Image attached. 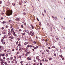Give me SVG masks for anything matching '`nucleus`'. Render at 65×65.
I'll use <instances>...</instances> for the list:
<instances>
[{"mask_svg": "<svg viewBox=\"0 0 65 65\" xmlns=\"http://www.w3.org/2000/svg\"><path fill=\"white\" fill-rule=\"evenodd\" d=\"M7 15L10 16L12 14V11H9L6 13Z\"/></svg>", "mask_w": 65, "mask_h": 65, "instance_id": "1", "label": "nucleus"}, {"mask_svg": "<svg viewBox=\"0 0 65 65\" xmlns=\"http://www.w3.org/2000/svg\"><path fill=\"white\" fill-rule=\"evenodd\" d=\"M15 21H19L20 20H19V18H16L15 19Z\"/></svg>", "mask_w": 65, "mask_h": 65, "instance_id": "2", "label": "nucleus"}, {"mask_svg": "<svg viewBox=\"0 0 65 65\" xmlns=\"http://www.w3.org/2000/svg\"><path fill=\"white\" fill-rule=\"evenodd\" d=\"M12 5H13V6H14L15 5V3H12Z\"/></svg>", "mask_w": 65, "mask_h": 65, "instance_id": "3", "label": "nucleus"}, {"mask_svg": "<svg viewBox=\"0 0 65 65\" xmlns=\"http://www.w3.org/2000/svg\"><path fill=\"white\" fill-rule=\"evenodd\" d=\"M18 45L19 46H21V41H20L19 43L18 44Z\"/></svg>", "mask_w": 65, "mask_h": 65, "instance_id": "4", "label": "nucleus"}, {"mask_svg": "<svg viewBox=\"0 0 65 65\" xmlns=\"http://www.w3.org/2000/svg\"><path fill=\"white\" fill-rule=\"evenodd\" d=\"M5 5H6V6H8V5H9V4H8V3H6L5 4Z\"/></svg>", "mask_w": 65, "mask_h": 65, "instance_id": "5", "label": "nucleus"}, {"mask_svg": "<svg viewBox=\"0 0 65 65\" xmlns=\"http://www.w3.org/2000/svg\"><path fill=\"white\" fill-rule=\"evenodd\" d=\"M44 61L45 62H47L48 60L47 59H45Z\"/></svg>", "mask_w": 65, "mask_h": 65, "instance_id": "6", "label": "nucleus"}, {"mask_svg": "<svg viewBox=\"0 0 65 65\" xmlns=\"http://www.w3.org/2000/svg\"><path fill=\"white\" fill-rule=\"evenodd\" d=\"M36 59H37V60H38V59H39V56H37L36 57Z\"/></svg>", "mask_w": 65, "mask_h": 65, "instance_id": "7", "label": "nucleus"}, {"mask_svg": "<svg viewBox=\"0 0 65 65\" xmlns=\"http://www.w3.org/2000/svg\"><path fill=\"white\" fill-rule=\"evenodd\" d=\"M25 18H24H24H22V21H25Z\"/></svg>", "mask_w": 65, "mask_h": 65, "instance_id": "8", "label": "nucleus"}, {"mask_svg": "<svg viewBox=\"0 0 65 65\" xmlns=\"http://www.w3.org/2000/svg\"><path fill=\"white\" fill-rule=\"evenodd\" d=\"M22 4V3L20 2H19V5H21Z\"/></svg>", "mask_w": 65, "mask_h": 65, "instance_id": "9", "label": "nucleus"}, {"mask_svg": "<svg viewBox=\"0 0 65 65\" xmlns=\"http://www.w3.org/2000/svg\"><path fill=\"white\" fill-rule=\"evenodd\" d=\"M38 61L39 62H40V63L41 62V60H40V59H38Z\"/></svg>", "mask_w": 65, "mask_h": 65, "instance_id": "10", "label": "nucleus"}, {"mask_svg": "<svg viewBox=\"0 0 65 65\" xmlns=\"http://www.w3.org/2000/svg\"><path fill=\"white\" fill-rule=\"evenodd\" d=\"M11 35V33L10 32H9L8 34V35Z\"/></svg>", "mask_w": 65, "mask_h": 65, "instance_id": "11", "label": "nucleus"}, {"mask_svg": "<svg viewBox=\"0 0 65 65\" xmlns=\"http://www.w3.org/2000/svg\"><path fill=\"white\" fill-rule=\"evenodd\" d=\"M47 25L49 27H50V24H49V23H47Z\"/></svg>", "mask_w": 65, "mask_h": 65, "instance_id": "12", "label": "nucleus"}, {"mask_svg": "<svg viewBox=\"0 0 65 65\" xmlns=\"http://www.w3.org/2000/svg\"><path fill=\"white\" fill-rule=\"evenodd\" d=\"M4 63L5 64V65H7V63L6 62H5Z\"/></svg>", "mask_w": 65, "mask_h": 65, "instance_id": "13", "label": "nucleus"}, {"mask_svg": "<svg viewBox=\"0 0 65 65\" xmlns=\"http://www.w3.org/2000/svg\"><path fill=\"white\" fill-rule=\"evenodd\" d=\"M3 40H4L3 39H1V42H3Z\"/></svg>", "mask_w": 65, "mask_h": 65, "instance_id": "14", "label": "nucleus"}, {"mask_svg": "<svg viewBox=\"0 0 65 65\" xmlns=\"http://www.w3.org/2000/svg\"><path fill=\"white\" fill-rule=\"evenodd\" d=\"M39 25H40V26H42V25H41V22H40L39 23Z\"/></svg>", "mask_w": 65, "mask_h": 65, "instance_id": "15", "label": "nucleus"}, {"mask_svg": "<svg viewBox=\"0 0 65 65\" xmlns=\"http://www.w3.org/2000/svg\"><path fill=\"white\" fill-rule=\"evenodd\" d=\"M17 39H18V41H19V40H20V38H17Z\"/></svg>", "mask_w": 65, "mask_h": 65, "instance_id": "16", "label": "nucleus"}, {"mask_svg": "<svg viewBox=\"0 0 65 65\" xmlns=\"http://www.w3.org/2000/svg\"><path fill=\"white\" fill-rule=\"evenodd\" d=\"M22 49L23 50H25V48L24 47H23V48H22Z\"/></svg>", "mask_w": 65, "mask_h": 65, "instance_id": "17", "label": "nucleus"}, {"mask_svg": "<svg viewBox=\"0 0 65 65\" xmlns=\"http://www.w3.org/2000/svg\"><path fill=\"white\" fill-rule=\"evenodd\" d=\"M3 24H5V23H6V22L5 21H4L3 22Z\"/></svg>", "mask_w": 65, "mask_h": 65, "instance_id": "18", "label": "nucleus"}, {"mask_svg": "<svg viewBox=\"0 0 65 65\" xmlns=\"http://www.w3.org/2000/svg\"><path fill=\"white\" fill-rule=\"evenodd\" d=\"M13 37H11V39H13Z\"/></svg>", "mask_w": 65, "mask_h": 65, "instance_id": "19", "label": "nucleus"}, {"mask_svg": "<svg viewBox=\"0 0 65 65\" xmlns=\"http://www.w3.org/2000/svg\"><path fill=\"white\" fill-rule=\"evenodd\" d=\"M13 59V57H11V58H10V60H12Z\"/></svg>", "mask_w": 65, "mask_h": 65, "instance_id": "20", "label": "nucleus"}, {"mask_svg": "<svg viewBox=\"0 0 65 65\" xmlns=\"http://www.w3.org/2000/svg\"><path fill=\"white\" fill-rule=\"evenodd\" d=\"M52 48H55V46H52Z\"/></svg>", "mask_w": 65, "mask_h": 65, "instance_id": "21", "label": "nucleus"}, {"mask_svg": "<svg viewBox=\"0 0 65 65\" xmlns=\"http://www.w3.org/2000/svg\"><path fill=\"white\" fill-rule=\"evenodd\" d=\"M0 59V60L1 61H3V59L1 58V59Z\"/></svg>", "mask_w": 65, "mask_h": 65, "instance_id": "22", "label": "nucleus"}, {"mask_svg": "<svg viewBox=\"0 0 65 65\" xmlns=\"http://www.w3.org/2000/svg\"><path fill=\"white\" fill-rule=\"evenodd\" d=\"M31 28L33 29H34V26H31Z\"/></svg>", "mask_w": 65, "mask_h": 65, "instance_id": "23", "label": "nucleus"}, {"mask_svg": "<svg viewBox=\"0 0 65 65\" xmlns=\"http://www.w3.org/2000/svg\"><path fill=\"white\" fill-rule=\"evenodd\" d=\"M10 59L9 58H8L6 59V60H7V61H8V60H9Z\"/></svg>", "mask_w": 65, "mask_h": 65, "instance_id": "24", "label": "nucleus"}, {"mask_svg": "<svg viewBox=\"0 0 65 65\" xmlns=\"http://www.w3.org/2000/svg\"><path fill=\"white\" fill-rule=\"evenodd\" d=\"M1 63H2V64H3V63H4V62H3V61H2L1 62Z\"/></svg>", "mask_w": 65, "mask_h": 65, "instance_id": "25", "label": "nucleus"}, {"mask_svg": "<svg viewBox=\"0 0 65 65\" xmlns=\"http://www.w3.org/2000/svg\"><path fill=\"white\" fill-rule=\"evenodd\" d=\"M8 54L6 55V57H8Z\"/></svg>", "mask_w": 65, "mask_h": 65, "instance_id": "26", "label": "nucleus"}, {"mask_svg": "<svg viewBox=\"0 0 65 65\" xmlns=\"http://www.w3.org/2000/svg\"><path fill=\"white\" fill-rule=\"evenodd\" d=\"M4 56H5V54H2V57H4Z\"/></svg>", "mask_w": 65, "mask_h": 65, "instance_id": "27", "label": "nucleus"}, {"mask_svg": "<svg viewBox=\"0 0 65 65\" xmlns=\"http://www.w3.org/2000/svg\"><path fill=\"white\" fill-rule=\"evenodd\" d=\"M3 59H4V60H5V57H3Z\"/></svg>", "mask_w": 65, "mask_h": 65, "instance_id": "28", "label": "nucleus"}, {"mask_svg": "<svg viewBox=\"0 0 65 65\" xmlns=\"http://www.w3.org/2000/svg\"><path fill=\"white\" fill-rule=\"evenodd\" d=\"M5 42H2V43L3 44H5Z\"/></svg>", "mask_w": 65, "mask_h": 65, "instance_id": "29", "label": "nucleus"}, {"mask_svg": "<svg viewBox=\"0 0 65 65\" xmlns=\"http://www.w3.org/2000/svg\"><path fill=\"white\" fill-rule=\"evenodd\" d=\"M25 33H23L22 34V36H23V35H25Z\"/></svg>", "mask_w": 65, "mask_h": 65, "instance_id": "30", "label": "nucleus"}, {"mask_svg": "<svg viewBox=\"0 0 65 65\" xmlns=\"http://www.w3.org/2000/svg\"><path fill=\"white\" fill-rule=\"evenodd\" d=\"M52 58H49V60L50 61H51V60H52Z\"/></svg>", "mask_w": 65, "mask_h": 65, "instance_id": "31", "label": "nucleus"}, {"mask_svg": "<svg viewBox=\"0 0 65 65\" xmlns=\"http://www.w3.org/2000/svg\"><path fill=\"white\" fill-rule=\"evenodd\" d=\"M20 63H21V64H23V61H21L20 62Z\"/></svg>", "mask_w": 65, "mask_h": 65, "instance_id": "32", "label": "nucleus"}, {"mask_svg": "<svg viewBox=\"0 0 65 65\" xmlns=\"http://www.w3.org/2000/svg\"><path fill=\"white\" fill-rule=\"evenodd\" d=\"M37 20L38 21H39V19H38V18H36Z\"/></svg>", "mask_w": 65, "mask_h": 65, "instance_id": "33", "label": "nucleus"}, {"mask_svg": "<svg viewBox=\"0 0 65 65\" xmlns=\"http://www.w3.org/2000/svg\"><path fill=\"white\" fill-rule=\"evenodd\" d=\"M8 32H10V29H8Z\"/></svg>", "mask_w": 65, "mask_h": 65, "instance_id": "34", "label": "nucleus"}, {"mask_svg": "<svg viewBox=\"0 0 65 65\" xmlns=\"http://www.w3.org/2000/svg\"><path fill=\"white\" fill-rule=\"evenodd\" d=\"M3 19H4V18L3 17H1V20H3Z\"/></svg>", "mask_w": 65, "mask_h": 65, "instance_id": "35", "label": "nucleus"}, {"mask_svg": "<svg viewBox=\"0 0 65 65\" xmlns=\"http://www.w3.org/2000/svg\"><path fill=\"white\" fill-rule=\"evenodd\" d=\"M24 22H25V21H23V20H22V23H24Z\"/></svg>", "mask_w": 65, "mask_h": 65, "instance_id": "36", "label": "nucleus"}, {"mask_svg": "<svg viewBox=\"0 0 65 65\" xmlns=\"http://www.w3.org/2000/svg\"><path fill=\"white\" fill-rule=\"evenodd\" d=\"M44 12L45 13H46V10H45V9H44Z\"/></svg>", "mask_w": 65, "mask_h": 65, "instance_id": "37", "label": "nucleus"}, {"mask_svg": "<svg viewBox=\"0 0 65 65\" xmlns=\"http://www.w3.org/2000/svg\"><path fill=\"white\" fill-rule=\"evenodd\" d=\"M60 57H61V58H63V56H62V55H60Z\"/></svg>", "mask_w": 65, "mask_h": 65, "instance_id": "38", "label": "nucleus"}, {"mask_svg": "<svg viewBox=\"0 0 65 65\" xmlns=\"http://www.w3.org/2000/svg\"><path fill=\"white\" fill-rule=\"evenodd\" d=\"M34 43L35 44H36V42L35 41H34Z\"/></svg>", "mask_w": 65, "mask_h": 65, "instance_id": "39", "label": "nucleus"}, {"mask_svg": "<svg viewBox=\"0 0 65 65\" xmlns=\"http://www.w3.org/2000/svg\"><path fill=\"white\" fill-rule=\"evenodd\" d=\"M21 28H23L24 27V26L23 25H22L21 26Z\"/></svg>", "mask_w": 65, "mask_h": 65, "instance_id": "40", "label": "nucleus"}, {"mask_svg": "<svg viewBox=\"0 0 65 65\" xmlns=\"http://www.w3.org/2000/svg\"><path fill=\"white\" fill-rule=\"evenodd\" d=\"M62 27L63 29H65V27H63V26H62Z\"/></svg>", "mask_w": 65, "mask_h": 65, "instance_id": "41", "label": "nucleus"}, {"mask_svg": "<svg viewBox=\"0 0 65 65\" xmlns=\"http://www.w3.org/2000/svg\"><path fill=\"white\" fill-rule=\"evenodd\" d=\"M46 51L47 52H49V50H46Z\"/></svg>", "mask_w": 65, "mask_h": 65, "instance_id": "42", "label": "nucleus"}, {"mask_svg": "<svg viewBox=\"0 0 65 65\" xmlns=\"http://www.w3.org/2000/svg\"><path fill=\"white\" fill-rule=\"evenodd\" d=\"M6 28H7V29H8V26L7 25H6Z\"/></svg>", "mask_w": 65, "mask_h": 65, "instance_id": "43", "label": "nucleus"}, {"mask_svg": "<svg viewBox=\"0 0 65 65\" xmlns=\"http://www.w3.org/2000/svg\"><path fill=\"white\" fill-rule=\"evenodd\" d=\"M27 43L26 42H25V43H24V45H26L27 44H26Z\"/></svg>", "mask_w": 65, "mask_h": 65, "instance_id": "44", "label": "nucleus"}, {"mask_svg": "<svg viewBox=\"0 0 65 65\" xmlns=\"http://www.w3.org/2000/svg\"><path fill=\"white\" fill-rule=\"evenodd\" d=\"M4 53H5V52H6V50H4Z\"/></svg>", "mask_w": 65, "mask_h": 65, "instance_id": "45", "label": "nucleus"}, {"mask_svg": "<svg viewBox=\"0 0 65 65\" xmlns=\"http://www.w3.org/2000/svg\"><path fill=\"white\" fill-rule=\"evenodd\" d=\"M0 4H2V1H0Z\"/></svg>", "mask_w": 65, "mask_h": 65, "instance_id": "46", "label": "nucleus"}, {"mask_svg": "<svg viewBox=\"0 0 65 65\" xmlns=\"http://www.w3.org/2000/svg\"><path fill=\"white\" fill-rule=\"evenodd\" d=\"M25 55L26 57H27L28 56V55H27V54H25Z\"/></svg>", "mask_w": 65, "mask_h": 65, "instance_id": "47", "label": "nucleus"}, {"mask_svg": "<svg viewBox=\"0 0 65 65\" xmlns=\"http://www.w3.org/2000/svg\"><path fill=\"white\" fill-rule=\"evenodd\" d=\"M42 61L43 62V61H44V59H42Z\"/></svg>", "mask_w": 65, "mask_h": 65, "instance_id": "48", "label": "nucleus"}, {"mask_svg": "<svg viewBox=\"0 0 65 65\" xmlns=\"http://www.w3.org/2000/svg\"><path fill=\"white\" fill-rule=\"evenodd\" d=\"M28 49V47H26L25 49V50H27Z\"/></svg>", "mask_w": 65, "mask_h": 65, "instance_id": "49", "label": "nucleus"}, {"mask_svg": "<svg viewBox=\"0 0 65 65\" xmlns=\"http://www.w3.org/2000/svg\"><path fill=\"white\" fill-rule=\"evenodd\" d=\"M11 36H9V38H11Z\"/></svg>", "mask_w": 65, "mask_h": 65, "instance_id": "50", "label": "nucleus"}, {"mask_svg": "<svg viewBox=\"0 0 65 65\" xmlns=\"http://www.w3.org/2000/svg\"><path fill=\"white\" fill-rule=\"evenodd\" d=\"M27 51H27V50H25L24 51L25 52H27Z\"/></svg>", "mask_w": 65, "mask_h": 65, "instance_id": "51", "label": "nucleus"}, {"mask_svg": "<svg viewBox=\"0 0 65 65\" xmlns=\"http://www.w3.org/2000/svg\"><path fill=\"white\" fill-rule=\"evenodd\" d=\"M62 49H64L65 47H62Z\"/></svg>", "mask_w": 65, "mask_h": 65, "instance_id": "52", "label": "nucleus"}, {"mask_svg": "<svg viewBox=\"0 0 65 65\" xmlns=\"http://www.w3.org/2000/svg\"><path fill=\"white\" fill-rule=\"evenodd\" d=\"M17 59H19V56H17Z\"/></svg>", "mask_w": 65, "mask_h": 65, "instance_id": "53", "label": "nucleus"}, {"mask_svg": "<svg viewBox=\"0 0 65 65\" xmlns=\"http://www.w3.org/2000/svg\"><path fill=\"white\" fill-rule=\"evenodd\" d=\"M13 61H15V59H13Z\"/></svg>", "mask_w": 65, "mask_h": 65, "instance_id": "54", "label": "nucleus"}, {"mask_svg": "<svg viewBox=\"0 0 65 65\" xmlns=\"http://www.w3.org/2000/svg\"><path fill=\"white\" fill-rule=\"evenodd\" d=\"M4 28L3 27H2V30H3L4 29Z\"/></svg>", "mask_w": 65, "mask_h": 65, "instance_id": "55", "label": "nucleus"}, {"mask_svg": "<svg viewBox=\"0 0 65 65\" xmlns=\"http://www.w3.org/2000/svg\"><path fill=\"white\" fill-rule=\"evenodd\" d=\"M12 51H14V49H12Z\"/></svg>", "mask_w": 65, "mask_h": 65, "instance_id": "56", "label": "nucleus"}, {"mask_svg": "<svg viewBox=\"0 0 65 65\" xmlns=\"http://www.w3.org/2000/svg\"><path fill=\"white\" fill-rule=\"evenodd\" d=\"M19 58H22V56H19Z\"/></svg>", "mask_w": 65, "mask_h": 65, "instance_id": "57", "label": "nucleus"}, {"mask_svg": "<svg viewBox=\"0 0 65 65\" xmlns=\"http://www.w3.org/2000/svg\"><path fill=\"white\" fill-rule=\"evenodd\" d=\"M15 32H14L13 33V35L15 34Z\"/></svg>", "mask_w": 65, "mask_h": 65, "instance_id": "58", "label": "nucleus"}, {"mask_svg": "<svg viewBox=\"0 0 65 65\" xmlns=\"http://www.w3.org/2000/svg\"><path fill=\"white\" fill-rule=\"evenodd\" d=\"M2 14H3V15H4V13H2Z\"/></svg>", "mask_w": 65, "mask_h": 65, "instance_id": "59", "label": "nucleus"}, {"mask_svg": "<svg viewBox=\"0 0 65 65\" xmlns=\"http://www.w3.org/2000/svg\"><path fill=\"white\" fill-rule=\"evenodd\" d=\"M48 48L49 50H50V49H51V48L49 47H48Z\"/></svg>", "mask_w": 65, "mask_h": 65, "instance_id": "60", "label": "nucleus"}, {"mask_svg": "<svg viewBox=\"0 0 65 65\" xmlns=\"http://www.w3.org/2000/svg\"><path fill=\"white\" fill-rule=\"evenodd\" d=\"M14 35V36H17V34H15Z\"/></svg>", "mask_w": 65, "mask_h": 65, "instance_id": "61", "label": "nucleus"}, {"mask_svg": "<svg viewBox=\"0 0 65 65\" xmlns=\"http://www.w3.org/2000/svg\"><path fill=\"white\" fill-rule=\"evenodd\" d=\"M62 58V60H64V58H63V57Z\"/></svg>", "mask_w": 65, "mask_h": 65, "instance_id": "62", "label": "nucleus"}, {"mask_svg": "<svg viewBox=\"0 0 65 65\" xmlns=\"http://www.w3.org/2000/svg\"><path fill=\"white\" fill-rule=\"evenodd\" d=\"M29 47H32V46L31 45H29Z\"/></svg>", "mask_w": 65, "mask_h": 65, "instance_id": "63", "label": "nucleus"}, {"mask_svg": "<svg viewBox=\"0 0 65 65\" xmlns=\"http://www.w3.org/2000/svg\"><path fill=\"white\" fill-rule=\"evenodd\" d=\"M16 51H18V48H16Z\"/></svg>", "mask_w": 65, "mask_h": 65, "instance_id": "64", "label": "nucleus"}]
</instances>
